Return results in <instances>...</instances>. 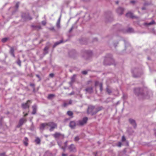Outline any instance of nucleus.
Wrapping results in <instances>:
<instances>
[{
  "label": "nucleus",
  "instance_id": "1",
  "mask_svg": "<svg viewBox=\"0 0 156 156\" xmlns=\"http://www.w3.org/2000/svg\"><path fill=\"white\" fill-rule=\"evenodd\" d=\"M134 92L140 100L148 99L153 96L152 93L146 87L135 88Z\"/></svg>",
  "mask_w": 156,
  "mask_h": 156
},
{
  "label": "nucleus",
  "instance_id": "2",
  "mask_svg": "<svg viewBox=\"0 0 156 156\" xmlns=\"http://www.w3.org/2000/svg\"><path fill=\"white\" fill-rule=\"evenodd\" d=\"M114 62V61L111 56L109 57L106 56L104 59V64L105 66L110 65Z\"/></svg>",
  "mask_w": 156,
  "mask_h": 156
},
{
  "label": "nucleus",
  "instance_id": "3",
  "mask_svg": "<svg viewBox=\"0 0 156 156\" xmlns=\"http://www.w3.org/2000/svg\"><path fill=\"white\" fill-rule=\"evenodd\" d=\"M47 126L50 127L49 130L50 131H53L55 128L57 127V125L53 122H50L47 123Z\"/></svg>",
  "mask_w": 156,
  "mask_h": 156
},
{
  "label": "nucleus",
  "instance_id": "4",
  "mask_svg": "<svg viewBox=\"0 0 156 156\" xmlns=\"http://www.w3.org/2000/svg\"><path fill=\"white\" fill-rule=\"evenodd\" d=\"M87 120L88 118L87 117H85L83 118L82 120H79L77 121L76 125L80 126H83L87 123Z\"/></svg>",
  "mask_w": 156,
  "mask_h": 156
},
{
  "label": "nucleus",
  "instance_id": "5",
  "mask_svg": "<svg viewBox=\"0 0 156 156\" xmlns=\"http://www.w3.org/2000/svg\"><path fill=\"white\" fill-rule=\"evenodd\" d=\"M95 108L94 106L92 105H90L88 106L87 112L88 114H90L92 115H94L96 114V112H95Z\"/></svg>",
  "mask_w": 156,
  "mask_h": 156
},
{
  "label": "nucleus",
  "instance_id": "6",
  "mask_svg": "<svg viewBox=\"0 0 156 156\" xmlns=\"http://www.w3.org/2000/svg\"><path fill=\"white\" fill-rule=\"evenodd\" d=\"M31 102L30 100H28L26 103L22 104L21 105L22 108L23 109L29 108Z\"/></svg>",
  "mask_w": 156,
  "mask_h": 156
},
{
  "label": "nucleus",
  "instance_id": "7",
  "mask_svg": "<svg viewBox=\"0 0 156 156\" xmlns=\"http://www.w3.org/2000/svg\"><path fill=\"white\" fill-rule=\"evenodd\" d=\"M68 149L70 152H75L76 150L75 145L73 144H71L68 147Z\"/></svg>",
  "mask_w": 156,
  "mask_h": 156
},
{
  "label": "nucleus",
  "instance_id": "8",
  "mask_svg": "<svg viewBox=\"0 0 156 156\" xmlns=\"http://www.w3.org/2000/svg\"><path fill=\"white\" fill-rule=\"evenodd\" d=\"M86 93L91 94L93 92V87H87L85 90Z\"/></svg>",
  "mask_w": 156,
  "mask_h": 156
},
{
  "label": "nucleus",
  "instance_id": "9",
  "mask_svg": "<svg viewBox=\"0 0 156 156\" xmlns=\"http://www.w3.org/2000/svg\"><path fill=\"white\" fill-rule=\"evenodd\" d=\"M27 121V120L25 119L22 118L20 119L19 122V124L17 126L18 127H19L22 126L24 122Z\"/></svg>",
  "mask_w": 156,
  "mask_h": 156
},
{
  "label": "nucleus",
  "instance_id": "10",
  "mask_svg": "<svg viewBox=\"0 0 156 156\" xmlns=\"http://www.w3.org/2000/svg\"><path fill=\"white\" fill-rule=\"evenodd\" d=\"M53 136L55 138H58L60 137H64V135L60 133L56 132L53 135Z\"/></svg>",
  "mask_w": 156,
  "mask_h": 156
},
{
  "label": "nucleus",
  "instance_id": "11",
  "mask_svg": "<svg viewBox=\"0 0 156 156\" xmlns=\"http://www.w3.org/2000/svg\"><path fill=\"white\" fill-rule=\"evenodd\" d=\"M124 9L121 7H119L116 10L117 12L119 15H121L123 14Z\"/></svg>",
  "mask_w": 156,
  "mask_h": 156
},
{
  "label": "nucleus",
  "instance_id": "12",
  "mask_svg": "<svg viewBox=\"0 0 156 156\" xmlns=\"http://www.w3.org/2000/svg\"><path fill=\"white\" fill-rule=\"evenodd\" d=\"M126 16L127 17L131 18H138L137 16H133V13L130 12L127 13L126 14Z\"/></svg>",
  "mask_w": 156,
  "mask_h": 156
},
{
  "label": "nucleus",
  "instance_id": "13",
  "mask_svg": "<svg viewBox=\"0 0 156 156\" xmlns=\"http://www.w3.org/2000/svg\"><path fill=\"white\" fill-rule=\"evenodd\" d=\"M76 125L74 121H71L69 124V127L72 129H74Z\"/></svg>",
  "mask_w": 156,
  "mask_h": 156
},
{
  "label": "nucleus",
  "instance_id": "14",
  "mask_svg": "<svg viewBox=\"0 0 156 156\" xmlns=\"http://www.w3.org/2000/svg\"><path fill=\"white\" fill-rule=\"evenodd\" d=\"M32 108L33 109V111L32 112V114L33 115H35L36 113V112L37 109V106L36 105H34L32 106Z\"/></svg>",
  "mask_w": 156,
  "mask_h": 156
},
{
  "label": "nucleus",
  "instance_id": "15",
  "mask_svg": "<svg viewBox=\"0 0 156 156\" xmlns=\"http://www.w3.org/2000/svg\"><path fill=\"white\" fill-rule=\"evenodd\" d=\"M130 123L132 125L134 128H135L136 126V124L135 120L133 119H129Z\"/></svg>",
  "mask_w": 156,
  "mask_h": 156
},
{
  "label": "nucleus",
  "instance_id": "16",
  "mask_svg": "<svg viewBox=\"0 0 156 156\" xmlns=\"http://www.w3.org/2000/svg\"><path fill=\"white\" fill-rule=\"evenodd\" d=\"M47 126V123H43L41 124L40 127V129L41 130H44L45 127Z\"/></svg>",
  "mask_w": 156,
  "mask_h": 156
},
{
  "label": "nucleus",
  "instance_id": "17",
  "mask_svg": "<svg viewBox=\"0 0 156 156\" xmlns=\"http://www.w3.org/2000/svg\"><path fill=\"white\" fill-rule=\"evenodd\" d=\"M55 95L54 94H50L48 95L47 98L50 100H52L55 97Z\"/></svg>",
  "mask_w": 156,
  "mask_h": 156
},
{
  "label": "nucleus",
  "instance_id": "18",
  "mask_svg": "<svg viewBox=\"0 0 156 156\" xmlns=\"http://www.w3.org/2000/svg\"><path fill=\"white\" fill-rule=\"evenodd\" d=\"M61 16H60L59 17V18L57 22L56 23V26L58 28H60V22L61 21Z\"/></svg>",
  "mask_w": 156,
  "mask_h": 156
},
{
  "label": "nucleus",
  "instance_id": "19",
  "mask_svg": "<svg viewBox=\"0 0 156 156\" xmlns=\"http://www.w3.org/2000/svg\"><path fill=\"white\" fill-rule=\"evenodd\" d=\"M31 27L34 30H38L41 29V27L40 26L32 25Z\"/></svg>",
  "mask_w": 156,
  "mask_h": 156
},
{
  "label": "nucleus",
  "instance_id": "20",
  "mask_svg": "<svg viewBox=\"0 0 156 156\" xmlns=\"http://www.w3.org/2000/svg\"><path fill=\"white\" fill-rule=\"evenodd\" d=\"M155 23L154 21V20H152L151 22H150L149 23H144L143 25L144 26H147L151 25L154 24H155Z\"/></svg>",
  "mask_w": 156,
  "mask_h": 156
},
{
  "label": "nucleus",
  "instance_id": "21",
  "mask_svg": "<svg viewBox=\"0 0 156 156\" xmlns=\"http://www.w3.org/2000/svg\"><path fill=\"white\" fill-rule=\"evenodd\" d=\"M28 138L25 137L24 138V140H23V142L24 145L26 146H27L28 145Z\"/></svg>",
  "mask_w": 156,
  "mask_h": 156
},
{
  "label": "nucleus",
  "instance_id": "22",
  "mask_svg": "<svg viewBox=\"0 0 156 156\" xmlns=\"http://www.w3.org/2000/svg\"><path fill=\"white\" fill-rule=\"evenodd\" d=\"M103 108L102 106L98 107L95 108V112L97 113L98 112L101 111L103 109Z\"/></svg>",
  "mask_w": 156,
  "mask_h": 156
},
{
  "label": "nucleus",
  "instance_id": "23",
  "mask_svg": "<svg viewBox=\"0 0 156 156\" xmlns=\"http://www.w3.org/2000/svg\"><path fill=\"white\" fill-rule=\"evenodd\" d=\"M10 53L11 55L13 57H15V55L14 54V49L13 47H11L10 50Z\"/></svg>",
  "mask_w": 156,
  "mask_h": 156
},
{
  "label": "nucleus",
  "instance_id": "24",
  "mask_svg": "<svg viewBox=\"0 0 156 156\" xmlns=\"http://www.w3.org/2000/svg\"><path fill=\"white\" fill-rule=\"evenodd\" d=\"M67 114L69 116H70L71 118H73V113L71 111H68L67 112Z\"/></svg>",
  "mask_w": 156,
  "mask_h": 156
},
{
  "label": "nucleus",
  "instance_id": "25",
  "mask_svg": "<svg viewBox=\"0 0 156 156\" xmlns=\"http://www.w3.org/2000/svg\"><path fill=\"white\" fill-rule=\"evenodd\" d=\"M63 41L62 40H61L60 41H58L57 42L55 43L54 45L53 46V47L55 48V47L57 45L59 44H61V43L63 42Z\"/></svg>",
  "mask_w": 156,
  "mask_h": 156
},
{
  "label": "nucleus",
  "instance_id": "26",
  "mask_svg": "<svg viewBox=\"0 0 156 156\" xmlns=\"http://www.w3.org/2000/svg\"><path fill=\"white\" fill-rule=\"evenodd\" d=\"M67 143H68L67 141L65 142L64 144V147L62 146V149H63L64 151H65L66 148L67 146Z\"/></svg>",
  "mask_w": 156,
  "mask_h": 156
},
{
  "label": "nucleus",
  "instance_id": "27",
  "mask_svg": "<svg viewBox=\"0 0 156 156\" xmlns=\"http://www.w3.org/2000/svg\"><path fill=\"white\" fill-rule=\"evenodd\" d=\"M35 141L37 144H40L41 140L38 137L36 138Z\"/></svg>",
  "mask_w": 156,
  "mask_h": 156
},
{
  "label": "nucleus",
  "instance_id": "28",
  "mask_svg": "<svg viewBox=\"0 0 156 156\" xmlns=\"http://www.w3.org/2000/svg\"><path fill=\"white\" fill-rule=\"evenodd\" d=\"M49 47L48 46H46L45 47V48L44 49V51L45 52V54H46L48 53V50L49 48Z\"/></svg>",
  "mask_w": 156,
  "mask_h": 156
},
{
  "label": "nucleus",
  "instance_id": "29",
  "mask_svg": "<svg viewBox=\"0 0 156 156\" xmlns=\"http://www.w3.org/2000/svg\"><path fill=\"white\" fill-rule=\"evenodd\" d=\"M43 156H52V155L51 153L46 152L45 153Z\"/></svg>",
  "mask_w": 156,
  "mask_h": 156
},
{
  "label": "nucleus",
  "instance_id": "30",
  "mask_svg": "<svg viewBox=\"0 0 156 156\" xmlns=\"http://www.w3.org/2000/svg\"><path fill=\"white\" fill-rule=\"evenodd\" d=\"M127 32L129 33H132L133 32V30L131 28H129L127 30Z\"/></svg>",
  "mask_w": 156,
  "mask_h": 156
},
{
  "label": "nucleus",
  "instance_id": "31",
  "mask_svg": "<svg viewBox=\"0 0 156 156\" xmlns=\"http://www.w3.org/2000/svg\"><path fill=\"white\" fill-rule=\"evenodd\" d=\"M76 76L75 75H74L71 78V82L73 83L75 80V77Z\"/></svg>",
  "mask_w": 156,
  "mask_h": 156
},
{
  "label": "nucleus",
  "instance_id": "32",
  "mask_svg": "<svg viewBox=\"0 0 156 156\" xmlns=\"http://www.w3.org/2000/svg\"><path fill=\"white\" fill-rule=\"evenodd\" d=\"M8 39V38H7V37L4 38L2 39V41L3 43H5V42H6L7 41V40Z\"/></svg>",
  "mask_w": 156,
  "mask_h": 156
},
{
  "label": "nucleus",
  "instance_id": "33",
  "mask_svg": "<svg viewBox=\"0 0 156 156\" xmlns=\"http://www.w3.org/2000/svg\"><path fill=\"white\" fill-rule=\"evenodd\" d=\"M106 91L108 94H110L112 93L111 90L108 88H106Z\"/></svg>",
  "mask_w": 156,
  "mask_h": 156
},
{
  "label": "nucleus",
  "instance_id": "34",
  "mask_svg": "<svg viewBox=\"0 0 156 156\" xmlns=\"http://www.w3.org/2000/svg\"><path fill=\"white\" fill-rule=\"evenodd\" d=\"M17 64L20 66H21V61L19 59L18 61L17 62Z\"/></svg>",
  "mask_w": 156,
  "mask_h": 156
},
{
  "label": "nucleus",
  "instance_id": "35",
  "mask_svg": "<svg viewBox=\"0 0 156 156\" xmlns=\"http://www.w3.org/2000/svg\"><path fill=\"white\" fill-rule=\"evenodd\" d=\"M80 139V138L78 136H76L75 137L74 141H77L79 140Z\"/></svg>",
  "mask_w": 156,
  "mask_h": 156
},
{
  "label": "nucleus",
  "instance_id": "36",
  "mask_svg": "<svg viewBox=\"0 0 156 156\" xmlns=\"http://www.w3.org/2000/svg\"><path fill=\"white\" fill-rule=\"evenodd\" d=\"M100 90L101 91H102L103 90V86L102 83H100Z\"/></svg>",
  "mask_w": 156,
  "mask_h": 156
},
{
  "label": "nucleus",
  "instance_id": "37",
  "mask_svg": "<svg viewBox=\"0 0 156 156\" xmlns=\"http://www.w3.org/2000/svg\"><path fill=\"white\" fill-rule=\"evenodd\" d=\"M126 139L125 137L124 136H122V142H124L126 141Z\"/></svg>",
  "mask_w": 156,
  "mask_h": 156
},
{
  "label": "nucleus",
  "instance_id": "38",
  "mask_svg": "<svg viewBox=\"0 0 156 156\" xmlns=\"http://www.w3.org/2000/svg\"><path fill=\"white\" fill-rule=\"evenodd\" d=\"M19 4L20 2H18L16 3L15 6L17 9H18L19 8Z\"/></svg>",
  "mask_w": 156,
  "mask_h": 156
},
{
  "label": "nucleus",
  "instance_id": "39",
  "mask_svg": "<svg viewBox=\"0 0 156 156\" xmlns=\"http://www.w3.org/2000/svg\"><path fill=\"white\" fill-rule=\"evenodd\" d=\"M54 76V74H53V73H50L49 75V77H51V78L53 77Z\"/></svg>",
  "mask_w": 156,
  "mask_h": 156
},
{
  "label": "nucleus",
  "instance_id": "40",
  "mask_svg": "<svg viewBox=\"0 0 156 156\" xmlns=\"http://www.w3.org/2000/svg\"><path fill=\"white\" fill-rule=\"evenodd\" d=\"M82 73L83 74L86 75L87 74V72L86 71H83L82 72Z\"/></svg>",
  "mask_w": 156,
  "mask_h": 156
},
{
  "label": "nucleus",
  "instance_id": "41",
  "mask_svg": "<svg viewBox=\"0 0 156 156\" xmlns=\"http://www.w3.org/2000/svg\"><path fill=\"white\" fill-rule=\"evenodd\" d=\"M30 86L32 87L33 88L35 87V85L34 83H31L30 84Z\"/></svg>",
  "mask_w": 156,
  "mask_h": 156
},
{
  "label": "nucleus",
  "instance_id": "42",
  "mask_svg": "<svg viewBox=\"0 0 156 156\" xmlns=\"http://www.w3.org/2000/svg\"><path fill=\"white\" fill-rule=\"evenodd\" d=\"M42 24L43 25L45 26L46 24V22L45 21H43L42 22Z\"/></svg>",
  "mask_w": 156,
  "mask_h": 156
},
{
  "label": "nucleus",
  "instance_id": "43",
  "mask_svg": "<svg viewBox=\"0 0 156 156\" xmlns=\"http://www.w3.org/2000/svg\"><path fill=\"white\" fill-rule=\"evenodd\" d=\"M122 145V143L121 142H119L117 144V146L119 147H120Z\"/></svg>",
  "mask_w": 156,
  "mask_h": 156
},
{
  "label": "nucleus",
  "instance_id": "44",
  "mask_svg": "<svg viewBox=\"0 0 156 156\" xmlns=\"http://www.w3.org/2000/svg\"><path fill=\"white\" fill-rule=\"evenodd\" d=\"M49 29L50 30H52L54 31H55V29H54V27L49 28Z\"/></svg>",
  "mask_w": 156,
  "mask_h": 156
},
{
  "label": "nucleus",
  "instance_id": "45",
  "mask_svg": "<svg viewBox=\"0 0 156 156\" xmlns=\"http://www.w3.org/2000/svg\"><path fill=\"white\" fill-rule=\"evenodd\" d=\"M0 156H7L5 155V153H3L0 154Z\"/></svg>",
  "mask_w": 156,
  "mask_h": 156
},
{
  "label": "nucleus",
  "instance_id": "46",
  "mask_svg": "<svg viewBox=\"0 0 156 156\" xmlns=\"http://www.w3.org/2000/svg\"><path fill=\"white\" fill-rule=\"evenodd\" d=\"M36 76L37 77V78H39V81L41 80V78L39 75L37 74L36 75Z\"/></svg>",
  "mask_w": 156,
  "mask_h": 156
},
{
  "label": "nucleus",
  "instance_id": "47",
  "mask_svg": "<svg viewBox=\"0 0 156 156\" xmlns=\"http://www.w3.org/2000/svg\"><path fill=\"white\" fill-rule=\"evenodd\" d=\"M73 27H71V28H70V30H69V32H71V31L73 30Z\"/></svg>",
  "mask_w": 156,
  "mask_h": 156
},
{
  "label": "nucleus",
  "instance_id": "48",
  "mask_svg": "<svg viewBox=\"0 0 156 156\" xmlns=\"http://www.w3.org/2000/svg\"><path fill=\"white\" fill-rule=\"evenodd\" d=\"M74 94V92L73 91V92H71L69 94V95H71Z\"/></svg>",
  "mask_w": 156,
  "mask_h": 156
},
{
  "label": "nucleus",
  "instance_id": "49",
  "mask_svg": "<svg viewBox=\"0 0 156 156\" xmlns=\"http://www.w3.org/2000/svg\"><path fill=\"white\" fill-rule=\"evenodd\" d=\"M27 19L29 20H31L32 19V18L29 16L27 18Z\"/></svg>",
  "mask_w": 156,
  "mask_h": 156
},
{
  "label": "nucleus",
  "instance_id": "50",
  "mask_svg": "<svg viewBox=\"0 0 156 156\" xmlns=\"http://www.w3.org/2000/svg\"><path fill=\"white\" fill-rule=\"evenodd\" d=\"M68 105V104H67V103H64V104L63 105H64V107H66V106Z\"/></svg>",
  "mask_w": 156,
  "mask_h": 156
},
{
  "label": "nucleus",
  "instance_id": "51",
  "mask_svg": "<svg viewBox=\"0 0 156 156\" xmlns=\"http://www.w3.org/2000/svg\"><path fill=\"white\" fill-rule=\"evenodd\" d=\"M72 103V101L71 100H70L69 101V104H71Z\"/></svg>",
  "mask_w": 156,
  "mask_h": 156
},
{
  "label": "nucleus",
  "instance_id": "52",
  "mask_svg": "<svg viewBox=\"0 0 156 156\" xmlns=\"http://www.w3.org/2000/svg\"><path fill=\"white\" fill-rule=\"evenodd\" d=\"M67 155V154H62V156H66Z\"/></svg>",
  "mask_w": 156,
  "mask_h": 156
},
{
  "label": "nucleus",
  "instance_id": "53",
  "mask_svg": "<svg viewBox=\"0 0 156 156\" xmlns=\"http://www.w3.org/2000/svg\"><path fill=\"white\" fill-rule=\"evenodd\" d=\"M135 2V1H132L130 2L132 3H134Z\"/></svg>",
  "mask_w": 156,
  "mask_h": 156
},
{
  "label": "nucleus",
  "instance_id": "54",
  "mask_svg": "<svg viewBox=\"0 0 156 156\" xmlns=\"http://www.w3.org/2000/svg\"><path fill=\"white\" fill-rule=\"evenodd\" d=\"M28 115V113H26V114H25L24 115V117H25L26 116H27V115Z\"/></svg>",
  "mask_w": 156,
  "mask_h": 156
},
{
  "label": "nucleus",
  "instance_id": "55",
  "mask_svg": "<svg viewBox=\"0 0 156 156\" xmlns=\"http://www.w3.org/2000/svg\"><path fill=\"white\" fill-rule=\"evenodd\" d=\"M119 3V2L118 1H117L115 2V3L117 4H118Z\"/></svg>",
  "mask_w": 156,
  "mask_h": 156
},
{
  "label": "nucleus",
  "instance_id": "56",
  "mask_svg": "<svg viewBox=\"0 0 156 156\" xmlns=\"http://www.w3.org/2000/svg\"><path fill=\"white\" fill-rule=\"evenodd\" d=\"M33 88V91L34 92H35V87Z\"/></svg>",
  "mask_w": 156,
  "mask_h": 156
},
{
  "label": "nucleus",
  "instance_id": "57",
  "mask_svg": "<svg viewBox=\"0 0 156 156\" xmlns=\"http://www.w3.org/2000/svg\"><path fill=\"white\" fill-rule=\"evenodd\" d=\"M142 9L143 10H144V9H145V8L144 7H143L142 8Z\"/></svg>",
  "mask_w": 156,
  "mask_h": 156
},
{
  "label": "nucleus",
  "instance_id": "58",
  "mask_svg": "<svg viewBox=\"0 0 156 156\" xmlns=\"http://www.w3.org/2000/svg\"><path fill=\"white\" fill-rule=\"evenodd\" d=\"M97 83H98V82H96L95 83V86H96V85H97Z\"/></svg>",
  "mask_w": 156,
  "mask_h": 156
},
{
  "label": "nucleus",
  "instance_id": "59",
  "mask_svg": "<svg viewBox=\"0 0 156 156\" xmlns=\"http://www.w3.org/2000/svg\"><path fill=\"white\" fill-rule=\"evenodd\" d=\"M154 134H155V136H156V132H155V133H154Z\"/></svg>",
  "mask_w": 156,
  "mask_h": 156
},
{
  "label": "nucleus",
  "instance_id": "60",
  "mask_svg": "<svg viewBox=\"0 0 156 156\" xmlns=\"http://www.w3.org/2000/svg\"><path fill=\"white\" fill-rule=\"evenodd\" d=\"M69 156H74L73 155H70Z\"/></svg>",
  "mask_w": 156,
  "mask_h": 156
},
{
  "label": "nucleus",
  "instance_id": "61",
  "mask_svg": "<svg viewBox=\"0 0 156 156\" xmlns=\"http://www.w3.org/2000/svg\"><path fill=\"white\" fill-rule=\"evenodd\" d=\"M133 76L135 77H136V76H134V75H133Z\"/></svg>",
  "mask_w": 156,
  "mask_h": 156
},
{
  "label": "nucleus",
  "instance_id": "62",
  "mask_svg": "<svg viewBox=\"0 0 156 156\" xmlns=\"http://www.w3.org/2000/svg\"><path fill=\"white\" fill-rule=\"evenodd\" d=\"M132 72L133 73V70H132Z\"/></svg>",
  "mask_w": 156,
  "mask_h": 156
},
{
  "label": "nucleus",
  "instance_id": "63",
  "mask_svg": "<svg viewBox=\"0 0 156 156\" xmlns=\"http://www.w3.org/2000/svg\"><path fill=\"white\" fill-rule=\"evenodd\" d=\"M95 156H96V155H95Z\"/></svg>",
  "mask_w": 156,
  "mask_h": 156
}]
</instances>
